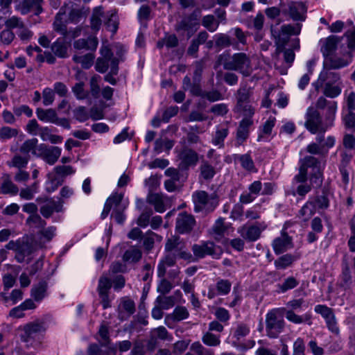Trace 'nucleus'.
Returning a JSON list of instances; mask_svg holds the SVG:
<instances>
[{
	"instance_id": "nucleus-1",
	"label": "nucleus",
	"mask_w": 355,
	"mask_h": 355,
	"mask_svg": "<svg viewBox=\"0 0 355 355\" xmlns=\"http://www.w3.org/2000/svg\"><path fill=\"white\" fill-rule=\"evenodd\" d=\"M218 62L225 70L238 71L245 77L249 76L252 71L250 57L244 52L235 53L228 57L220 55Z\"/></svg>"
},
{
	"instance_id": "nucleus-2",
	"label": "nucleus",
	"mask_w": 355,
	"mask_h": 355,
	"mask_svg": "<svg viewBox=\"0 0 355 355\" xmlns=\"http://www.w3.org/2000/svg\"><path fill=\"white\" fill-rule=\"evenodd\" d=\"M200 11L196 10L190 14L183 15L174 26V30L181 36L187 39L191 37L199 28V15Z\"/></svg>"
},
{
	"instance_id": "nucleus-3",
	"label": "nucleus",
	"mask_w": 355,
	"mask_h": 355,
	"mask_svg": "<svg viewBox=\"0 0 355 355\" xmlns=\"http://www.w3.org/2000/svg\"><path fill=\"white\" fill-rule=\"evenodd\" d=\"M192 198L196 212H212L219 202L218 196L215 192L209 195L205 191H197L193 193Z\"/></svg>"
},
{
	"instance_id": "nucleus-4",
	"label": "nucleus",
	"mask_w": 355,
	"mask_h": 355,
	"mask_svg": "<svg viewBox=\"0 0 355 355\" xmlns=\"http://www.w3.org/2000/svg\"><path fill=\"white\" fill-rule=\"evenodd\" d=\"M305 119L304 126L312 134L324 133L328 129L316 107H308Z\"/></svg>"
},
{
	"instance_id": "nucleus-5",
	"label": "nucleus",
	"mask_w": 355,
	"mask_h": 355,
	"mask_svg": "<svg viewBox=\"0 0 355 355\" xmlns=\"http://www.w3.org/2000/svg\"><path fill=\"white\" fill-rule=\"evenodd\" d=\"M284 319L277 315V309H272L266 314V330L268 337L277 338L284 330Z\"/></svg>"
},
{
	"instance_id": "nucleus-6",
	"label": "nucleus",
	"mask_w": 355,
	"mask_h": 355,
	"mask_svg": "<svg viewBox=\"0 0 355 355\" xmlns=\"http://www.w3.org/2000/svg\"><path fill=\"white\" fill-rule=\"evenodd\" d=\"M315 107L318 110H324L326 108L324 113V122L327 128L333 126L336 118L337 111V102L334 101H328L323 96H320L316 102Z\"/></svg>"
},
{
	"instance_id": "nucleus-7",
	"label": "nucleus",
	"mask_w": 355,
	"mask_h": 355,
	"mask_svg": "<svg viewBox=\"0 0 355 355\" xmlns=\"http://www.w3.org/2000/svg\"><path fill=\"white\" fill-rule=\"evenodd\" d=\"M166 253H175L178 257L190 261L192 259L191 254L184 250V243L178 236H173L168 238L165 244Z\"/></svg>"
},
{
	"instance_id": "nucleus-8",
	"label": "nucleus",
	"mask_w": 355,
	"mask_h": 355,
	"mask_svg": "<svg viewBox=\"0 0 355 355\" xmlns=\"http://www.w3.org/2000/svg\"><path fill=\"white\" fill-rule=\"evenodd\" d=\"M61 148L58 146L40 144L38 146L37 157L41 158L49 165L55 164L61 155Z\"/></svg>"
},
{
	"instance_id": "nucleus-9",
	"label": "nucleus",
	"mask_w": 355,
	"mask_h": 355,
	"mask_svg": "<svg viewBox=\"0 0 355 355\" xmlns=\"http://www.w3.org/2000/svg\"><path fill=\"white\" fill-rule=\"evenodd\" d=\"M194 257L196 259H202L207 255L218 258L221 250L213 242H202L200 244H193L191 248Z\"/></svg>"
},
{
	"instance_id": "nucleus-10",
	"label": "nucleus",
	"mask_w": 355,
	"mask_h": 355,
	"mask_svg": "<svg viewBox=\"0 0 355 355\" xmlns=\"http://www.w3.org/2000/svg\"><path fill=\"white\" fill-rule=\"evenodd\" d=\"M283 14L288 15L293 21H303L306 19L307 6L305 2L291 1L288 8L282 10Z\"/></svg>"
},
{
	"instance_id": "nucleus-11",
	"label": "nucleus",
	"mask_w": 355,
	"mask_h": 355,
	"mask_svg": "<svg viewBox=\"0 0 355 355\" xmlns=\"http://www.w3.org/2000/svg\"><path fill=\"white\" fill-rule=\"evenodd\" d=\"M266 227L267 225L264 222L256 223L252 225L241 227L239 228L238 232L244 239L248 241H255L259 239L262 231Z\"/></svg>"
},
{
	"instance_id": "nucleus-12",
	"label": "nucleus",
	"mask_w": 355,
	"mask_h": 355,
	"mask_svg": "<svg viewBox=\"0 0 355 355\" xmlns=\"http://www.w3.org/2000/svg\"><path fill=\"white\" fill-rule=\"evenodd\" d=\"M21 329L24 332L21 335V340L24 343L29 342L36 335L46 331L44 322L39 320L26 324Z\"/></svg>"
},
{
	"instance_id": "nucleus-13",
	"label": "nucleus",
	"mask_w": 355,
	"mask_h": 355,
	"mask_svg": "<svg viewBox=\"0 0 355 355\" xmlns=\"http://www.w3.org/2000/svg\"><path fill=\"white\" fill-rule=\"evenodd\" d=\"M196 225V220L193 215L187 212L178 214L176 218L175 230L181 234H189Z\"/></svg>"
},
{
	"instance_id": "nucleus-14",
	"label": "nucleus",
	"mask_w": 355,
	"mask_h": 355,
	"mask_svg": "<svg viewBox=\"0 0 355 355\" xmlns=\"http://www.w3.org/2000/svg\"><path fill=\"white\" fill-rule=\"evenodd\" d=\"M69 7L68 20L73 24L79 23L82 19L87 18L89 13V8L85 6H78L76 4L69 1L65 5Z\"/></svg>"
},
{
	"instance_id": "nucleus-15",
	"label": "nucleus",
	"mask_w": 355,
	"mask_h": 355,
	"mask_svg": "<svg viewBox=\"0 0 355 355\" xmlns=\"http://www.w3.org/2000/svg\"><path fill=\"white\" fill-rule=\"evenodd\" d=\"M44 205L40 207V211L45 218H49L54 211L61 212L63 209V200L59 199L55 201L51 198H46L43 200Z\"/></svg>"
},
{
	"instance_id": "nucleus-16",
	"label": "nucleus",
	"mask_w": 355,
	"mask_h": 355,
	"mask_svg": "<svg viewBox=\"0 0 355 355\" xmlns=\"http://www.w3.org/2000/svg\"><path fill=\"white\" fill-rule=\"evenodd\" d=\"M180 168L187 170L190 166H195L198 162V154L191 148H184L179 154Z\"/></svg>"
},
{
	"instance_id": "nucleus-17",
	"label": "nucleus",
	"mask_w": 355,
	"mask_h": 355,
	"mask_svg": "<svg viewBox=\"0 0 355 355\" xmlns=\"http://www.w3.org/2000/svg\"><path fill=\"white\" fill-rule=\"evenodd\" d=\"M272 248L276 254H280L293 248L292 238L285 231H282L281 236L273 241Z\"/></svg>"
},
{
	"instance_id": "nucleus-18",
	"label": "nucleus",
	"mask_w": 355,
	"mask_h": 355,
	"mask_svg": "<svg viewBox=\"0 0 355 355\" xmlns=\"http://www.w3.org/2000/svg\"><path fill=\"white\" fill-rule=\"evenodd\" d=\"M302 24L296 23L295 24H284L281 26L278 34L279 41L282 43H286L291 35H300L302 29Z\"/></svg>"
},
{
	"instance_id": "nucleus-19",
	"label": "nucleus",
	"mask_w": 355,
	"mask_h": 355,
	"mask_svg": "<svg viewBox=\"0 0 355 355\" xmlns=\"http://www.w3.org/2000/svg\"><path fill=\"white\" fill-rule=\"evenodd\" d=\"M42 3L43 0H23L19 6V10L22 15L33 10L35 15H39L43 12Z\"/></svg>"
},
{
	"instance_id": "nucleus-20",
	"label": "nucleus",
	"mask_w": 355,
	"mask_h": 355,
	"mask_svg": "<svg viewBox=\"0 0 355 355\" xmlns=\"http://www.w3.org/2000/svg\"><path fill=\"white\" fill-rule=\"evenodd\" d=\"M253 124V120L243 119L236 131V146H241L249 136V128Z\"/></svg>"
},
{
	"instance_id": "nucleus-21",
	"label": "nucleus",
	"mask_w": 355,
	"mask_h": 355,
	"mask_svg": "<svg viewBox=\"0 0 355 355\" xmlns=\"http://www.w3.org/2000/svg\"><path fill=\"white\" fill-rule=\"evenodd\" d=\"M177 257L175 253L166 252L157 266V276L159 277H164L166 274V268L175 266Z\"/></svg>"
},
{
	"instance_id": "nucleus-22",
	"label": "nucleus",
	"mask_w": 355,
	"mask_h": 355,
	"mask_svg": "<svg viewBox=\"0 0 355 355\" xmlns=\"http://www.w3.org/2000/svg\"><path fill=\"white\" fill-rule=\"evenodd\" d=\"M340 80V76L338 73L330 71L327 69L322 70L318 77L317 84L320 87L327 85H336Z\"/></svg>"
},
{
	"instance_id": "nucleus-23",
	"label": "nucleus",
	"mask_w": 355,
	"mask_h": 355,
	"mask_svg": "<svg viewBox=\"0 0 355 355\" xmlns=\"http://www.w3.org/2000/svg\"><path fill=\"white\" fill-rule=\"evenodd\" d=\"M166 197L162 193H150L147 197V202L154 206L155 210L162 213L165 211V201Z\"/></svg>"
},
{
	"instance_id": "nucleus-24",
	"label": "nucleus",
	"mask_w": 355,
	"mask_h": 355,
	"mask_svg": "<svg viewBox=\"0 0 355 355\" xmlns=\"http://www.w3.org/2000/svg\"><path fill=\"white\" fill-rule=\"evenodd\" d=\"M2 180L3 182L0 187L1 193L10 194L11 196H15L18 193L19 188L12 182L9 174H3L2 176Z\"/></svg>"
},
{
	"instance_id": "nucleus-25",
	"label": "nucleus",
	"mask_w": 355,
	"mask_h": 355,
	"mask_svg": "<svg viewBox=\"0 0 355 355\" xmlns=\"http://www.w3.org/2000/svg\"><path fill=\"white\" fill-rule=\"evenodd\" d=\"M38 141L36 138L26 140L19 148V151L24 155H30L31 153L35 157L37 156Z\"/></svg>"
},
{
	"instance_id": "nucleus-26",
	"label": "nucleus",
	"mask_w": 355,
	"mask_h": 355,
	"mask_svg": "<svg viewBox=\"0 0 355 355\" xmlns=\"http://www.w3.org/2000/svg\"><path fill=\"white\" fill-rule=\"evenodd\" d=\"M216 46L220 49L232 46L234 49H237L236 39H232L230 35L225 33H219L216 35Z\"/></svg>"
},
{
	"instance_id": "nucleus-27",
	"label": "nucleus",
	"mask_w": 355,
	"mask_h": 355,
	"mask_svg": "<svg viewBox=\"0 0 355 355\" xmlns=\"http://www.w3.org/2000/svg\"><path fill=\"white\" fill-rule=\"evenodd\" d=\"M253 92L250 87L247 85L241 87L236 93V105H241L250 103V98L252 96Z\"/></svg>"
},
{
	"instance_id": "nucleus-28",
	"label": "nucleus",
	"mask_w": 355,
	"mask_h": 355,
	"mask_svg": "<svg viewBox=\"0 0 355 355\" xmlns=\"http://www.w3.org/2000/svg\"><path fill=\"white\" fill-rule=\"evenodd\" d=\"M98 40L96 37H88L87 39H79L74 42L73 47L76 49L81 50H96L98 46Z\"/></svg>"
},
{
	"instance_id": "nucleus-29",
	"label": "nucleus",
	"mask_w": 355,
	"mask_h": 355,
	"mask_svg": "<svg viewBox=\"0 0 355 355\" xmlns=\"http://www.w3.org/2000/svg\"><path fill=\"white\" fill-rule=\"evenodd\" d=\"M338 42V40L336 36L331 35L328 37L321 48L323 55L326 58L331 55L336 50Z\"/></svg>"
},
{
	"instance_id": "nucleus-30",
	"label": "nucleus",
	"mask_w": 355,
	"mask_h": 355,
	"mask_svg": "<svg viewBox=\"0 0 355 355\" xmlns=\"http://www.w3.org/2000/svg\"><path fill=\"white\" fill-rule=\"evenodd\" d=\"M104 10L102 6H97L93 9L90 19L91 28L95 31L100 29L102 24L101 17L103 16Z\"/></svg>"
},
{
	"instance_id": "nucleus-31",
	"label": "nucleus",
	"mask_w": 355,
	"mask_h": 355,
	"mask_svg": "<svg viewBox=\"0 0 355 355\" xmlns=\"http://www.w3.org/2000/svg\"><path fill=\"white\" fill-rule=\"evenodd\" d=\"M300 166L304 168L306 171L308 168H312V172L317 171L318 169H321V162L315 157L308 155L305 156L300 160Z\"/></svg>"
},
{
	"instance_id": "nucleus-32",
	"label": "nucleus",
	"mask_w": 355,
	"mask_h": 355,
	"mask_svg": "<svg viewBox=\"0 0 355 355\" xmlns=\"http://www.w3.org/2000/svg\"><path fill=\"white\" fill-rule=\"evenodd\" d=\"M101 80V76L95 74L91 78L89 81V99L94 98L97 99L101 96V87L99 85V82Z\"/></svg>"
},
{
	"instance_id": "nucleus-33",
	"label": "nucleus",
	"mask_w": 355,
	"mask_h": 355,
	"mask_svg": "<svg viewBox=\"0 0 355 355\" xmlns=\"http://www.w3.org/2000/svg\"><path fill=\"white\" fill-rule=\"evenodd\" d=\"M184 355H214L213 349L204 347L199 341L193 343L189 348V352Z\"/></svg>"
},
{
	"instance_id": "nucleus-34",
	"label": "nucleus",
	"mask_w": 355,
	"mask_h": 355,
	"mask_svg": "<svg viewBox=\"0 0 355 355\" xmlns=\"http://www.w3.org/2000/svg\"><path fill=\"white\" fill-rule=\"evenodd\" d=\"M30 159L31 155L16 154L12 157L10 161L7 162V165L10 167L21 169L26 167Z\"/></svg>"
},
{
	"instance_id": "nucleus-35",
	"label": "nucleus",
	"mask_w": 355,
	"mask_h": 355,
	"mask_svg": "<svg viewBox=\"0 0 355 355\" xmlns=\"http://www.w3.org/2000/svg\"><path fill=\"white\" fill-rule=\"evenodd\" d=\"M36 114L40 121L50 122L52 123H54L58 116L55 110L53 109L44 110L40 107L37 108Z\"/></svg>"
},
{
	"instance_id": "nucleus-36",
	"label": "nucleus",
	"mask_w": 355,
	"mask_h": 355,
	"mask_svg": "<svg viewBox=\"0 0 355 355\" xmlns=\"http://www.w3.org/2000/svg\"><path fill=\"white\" fill-rule=\"evenodd\" d=\"M51 49L54 55L59 58H64L68 56L67 45L63 40L58 39L51 44Z\"/></svg>"
},
{
	"instance_id": "nucleus-37",
	"label": "nucleus",
	"mask_w": 355,
	"mask_h": 355,
	"mask_svg": "<svg viewBox=\"0 0 355 355\" xmlns=\"http://www.w3.org/2000/svg\"><path fill=\"white\" fill-rule=\"evenodd\" d=\"M47 290V283L45 281H41L37 284L33 286L31 289V296L37 302L41 301L46 295Z\"/></svg>"
},
{
	"instance_id": "nucleus-38",
	"label": "nucleus",
	"mask_w": 355,
	"mask_h": 355,
	"mask_svg": "<svg viewBox=\"0 0 355 355\" xmlns=\"http://www.w3.org/2000/svg\"><path fill=\"white\" fill-rule=\"evenodd\" d=\"M200 176L205 180H211L216 174L215 168L207 161L203 160L200 166Z\"/></svg>"
},
{
	"instance_id": "nucleus-39",
	"label": "nucleus",
	"mask_w": 355,
	"mask_h": 355,
	"mask_svg": "<svg viewBox=\"0 0 355 355\" xmlns=\"http://www.w3.org/2000/svg\"><path fill=\"white\" fill-rule=\"evenodd\" d=\"M296 260V258L291 254H286L275 261V266L278 270H284L291 266Z\"/></svg>"
},
{
	"instance_id": "nucleus-40",
	"label": "nucleus",
	"mask_w": 355,
	"mask_h": 355,
	"mask_svg": "<svg viewBox=\"0 0 355 355\" xmlns=\"http://www.w3.org/2000/svg\"><path fill=\"white\" fill-rule=\"evenodd\" d=\"M234 112L242 114L243 119H252L255 113V109L249 103L241 105H236L234 107Z\"/></svg>"
},
{
	"instance_id": "nucleus-41",
	"label": "nucleus",
	"mask_w": 355,
	"mask_h": 355,
	"mask_svg": "<svg viewBox=\"0 0 355 355\" xmlns=\"http://www.w3.org/2000/svg\"><path fill=\"white\" fill-rule=\"evenodd\" d=\"M94 55L92 53H87L84 55H74L73 60L76 63L81 64L83 69H89L94 64Z\"/></svg>"
},
{
	"instance_id": "nucleus-42",
	"label": "nucleus",
	"mask_w": 355,
	"mask_h": 355,
	"mask_svg": "<svg viewBox=\"0 0 355 355\" xmlns=\"http://www.w3.org/2000/svg\"><path fill=\"white\" fill-rule=\"evenodd\" d=\"M62 10L63 7L60 8V12L55 16V19L53 22V28L56 32L66 36L67 35V26L62 21V15L65 13V10L62 11Z\"/></svg>"
},
{
	"instance_id": "nucleus-43",
	"label": "nucleus",
	"mask_w": 355,
	"mask_h": 355,
	"mask_svg": "<svg viewBox=\"0 0 355 355\" xmlns=\"http://www.w3.org/2000/svg\"><path fill=\"white\" fill-rule=\"evenodd\" d=\"M316 205L314 202L309 200L300 210V215L304 218V220H308L315 212Z\"/></svg>"
},
{
	"instance_id": "nucleus-44",
	"label": "nucleus",
	"mask_w": 355,
	"mask_h": 355,
	"mask_svg": "<svg viewBox=\"0 0 355 355\" xmlns=\"http://www.w3.org/2000/svg\"><path fill=\"white\" fill-rule=\"evenodd\" d=\"M141 251L136 247H132L125 252L123 259L127 262H138L141 259Z\"/></svg>"
},
{
	"instance_id": "nucleus-45",
	"label": "nucleus",
	"mask_w": 355,
	"mask_h": 355,
	"mask_svg": "<svg viewBox=\"0 0 355 355\" xmlns=\"http://www.w3.org/2000/svg\"><path fill=\"white\" fill-rule=\"evenodd\" d=\"M285 315L288 320L295 324H300L303 322H308L309 325L312 324L311 321V316L309 315H305L303 318L302 316L295 314L292 310H286Z\"/></svg>"
},
{
	"instance_id": "nucleus-46",
	"label": "nucleus",
	"mask_w": 355,
	"mask_h": 355,
	"mask_svg": "<svg viewBox=\"0 0 355 355\" xmlns=\"http://www.w3.org/2000/svg\"><path fill=\"white\" fill-rule=\"evenodd\" d=\"M26 224L31 227L41 230L43 227H45L46 222L37 214L29 216L26 220Z\"/></svg>"
},
{
	"instance_id": "nucleus-47",
	"label": "nucleus",
	"mask_w": 355,
	"mask_h": 355,
	"mask_svg": "<svg viewBox=\"0 0 355 355\" xmlns=\"http://www.w3.org/2000/svg\"><path fill=\"white\" fill-rule=\"evenodd\" d=\"M71 90L78 100L89 99L88 91L85 89V83L83 81L76 83L71 87Z\"/></svg>"
},
{
	"instance_id": "nucleus-48",
	"label": "nucleus",
	"mask_w": 355,
	"mask_h": 355,
	"mask_svg": "<svg viewBox=\"0 0 355 355\" xmlns=\"http://www.w3.org/2000/svg\"><path fill=\"white\" fill-rule=\"evenodd\" d=\"M220 21L215 19L212 15H207L202 17V25L210 32H214L217 30Z\"/></svg>"
},
{
	"instance_id": "nucleus-49",
	"label": "nucleus",
	"mask_w": 355,
	"mask_h": 355,
	"mask_svg": "<svg viewBox=\"0 0 355 355\" xmlns=\"http://www.w3.org/2000/svg\"><path fill=\"white\" fill-rule=\"evenodd\" d=\"M264 21V15L261 12H259L254 17H251L248 19V27L259 31L263 27Z\"/></svg>"
},
{
	"instance_id": "nucleus-50",
	"label": "nucleus",
	"mask_w": 355,
	"mask_h": 355,
	"mask_svg": "<svg viewBox=\"0 0 355 355\" xmlns=\"http://www.w3.org/2000/svg\"><path fill=\"white\" fill-rule=\"evenodd\" d=\"M155 302L164 309H168L175 304V298L174 296L159 295Z\"/></svg>"
},
{
	"instance_id": "nucleus-51",
	"label": "nucleus",
	"mask_w": 355,
	"mask_h": 355,
	"mask_svg": "<svg viewBox=\"0 0 355 355\" xmlns=\"http://www.w3.org/2000/svg\"><path fill=\"white\" fill-rule=\"evenodd\" d=\"M157 236H158L157 234L151 230H148L144 235H143L141 238V240L143 241V246L147 252L150 251L153 248L155 237Z\"/></svg>"
},
{
	"instance_id": "nucleus-52",
	"label": "nucleus",
	"mask_w": 355,
	"mask_h": 355,
	"mask_svg": "<svg viewBox=\"0 0 355 355\" xmlns=\"http://www.w3.org/2000/svg\"><path fill=\"white\" fill-rule=\"evenodd\" d=\"M348 65V62L343 58H327V61L324 62V67L327 69H340Z\"/></svg>"
},
{
	"instance_id": "nucleus-53",
	"label": "nucleus",
	"mask_w": 355,
	"mask_h": 355,
	"mask_svg": "<svg viewBox=\"0 0 355 355\" xmlns=\"http://www.w3.org/2000/svg\"><path fill=\"white\" fill-rule=\"evenodd\" d=\"M232 31L234 36L232 39H236V50H240V44L243 46L247 44V33L239 27L232 29Z\"/></svg>"
},
{
	"instance_id": "nucleus-54",
	"label": "nucleus",
	"mask_w": 355,
	"mask_h": 355,
	"mask_svg": "<svg viewBox=\"0 0 355 355\" xmlns=\"http://www.w3.org/2000/svg\"><path fill=\"white\" fill-rule=\"evenodd\" d=\"M228 132L229 130L227 128L218 129L212 139L213 144L218 146L220 148L223 147L224 140L227 137Z\"/></svg>"
},
{
	"instance_id": "nucleus-55",
	"label": "nucleus",
	"mask_w": 355,
	"mask_h": 355,
	"mask_svg": "<svg viewBox=\"0 0 355 355\" xmlns=\"http://www.w3.org/2000/svg\"><path fill=\"white\" fill-rule=\"evenodd\" d=\"M323 94L329 98H334L341 93V87L338 85H323Z\"/></svg>"
},
{
	"instance_id": "nucleus-56",
	"label": "nucleus",
	"mask_w": 355,
	"mask_h": 355,
	"mask_svg": "<svg viewBox=\"0 0 355 355\" xmlns=\"http://www.w3.org/2000/svg\"><path fill=\"white\" fill-rule=\"evenodd\" d=\"M235 157L239 159L241 162L242 167L249 171L254 170V164L249 154H245L242 155H236Z\"/></svg>"
},
{
	"instance_id": "nucleus-57",
	"label": "nucleus",
	"mask_w": 355,
	"mask_h": 355,
	"mask_svg": "<svg viewBox=\"0 0 355 355\" xmlns=\"http://www.w3.org/2000/svg\"><path fill=\"white\" fill-rule=\"evenodd\" d=\"M189 315V313L186 307L178 306L173 310L171 318L174 321L178 322L187 319Z\"/></svg>"
},
{
	"instance_id": "nucleus-58",
	"label": "nucleus",
	"mask_w": 355,
	"mask_h": 355,
	"mask_svg": "<svg viewBox=\"0 0 355 355\" xmlns=\"http://www.w3.org/2000/svg\"><path fill=\"white\" fill-rule=\"evenodd\" d=\"M352 283L350 269L347 265L343 268L340 286L345 289L349 288Z\"/></svg>"
},
{
	"instance_id": "nucleus-59",
	"label": "nucleus",
	"mask_w": 355,
	"mask_h": 355,
	"mask_svg": "<svg viewBox=\"0 0 355 355\" xmlns=\"http://www.w3.org/2000/svg\"><path fill=\"white\" fill-rule=\"evenodd\" d=\"M153 215V210L150 208H146L137 219V225L141 227H146L150 222V218Z\"/></svg>"
},
{
	"instance_id": "nucleus-60",
	"label": "nucleus",
	"mask_w": 355,
	"mask_h": 355,
	"mask_svg": "<svg viewBox=\"0 0 355 355\" xmlns=\"http://www.w3.org/2000/svg\"><path fill=\"white\" fill-rule=\"evenodd\" d=\"M202 340L206 345L211 347L218 346L220 343L219 336H216L210 332L205 333L202 338Z\"/></svg>"
},
{
	"instance_id": "nucleus-61",
	"label": "nucleus",
	"mask_w": 355,
	"mask_h": 355,
	"mask_svg": "<svg viewBox=\"0 0 355 355\" xmlns=\"http://www.w3.org/2000/svg\"><path fill=\"white\" fill-rule=\"evenodd\" d=\"M112 288L111 280L106 276H101L98 280L97 292L100 293H110Z\"/></svg>"
},
{
	"instance_id": "nucleus-62",
	"label": "nucleus",
	"mask_w": 355,
	"mask_h": 355,
	"mask_svg": "<svg viewBox=\"0 0 355 355\" xmlns=\"http://www.w3.org/2000/svg\"><path fill=\"white\" fill-rule=\"evenodd\" d=\"M314 310L317 313L320 314L324 318L325 320L331 318L332 316L335 315L333 309L331 308L328 307L326 305H316L315 306Z\"/></svg>"
},
{
	"instance_id": "nucleus-63",
	"label": "nucleus",
	"mask_w": 355,
	"mask_h": 355,
	"mask_svg": "<svg viewBox=\"0 0 355 355\" xmlns=\"http://www.w3.org/2000/svg\"><path fill=\"white\" fill-rule=\"evenodd\" d=\"M232 284L227 279H220L217 282L216 288L220 295H227L230 293Z\"/></svg>"
},
{
	"instance_id": "nucleus-64",
	"label": "nucleus",
	"mask_w": 355,
	"mask_h": 355,
	"mask_svg": "<svg viewBox=\"0 0 355 355\" xmlns=\"http://www.w3.org/2000/svg\"><path fill=\"white\" fill-rule=\"evenodd\" d=\"M349 225L351 231V236L348 241V246L351 252H355V213L349 220Z\"/></svg>"
}]
</instances>
